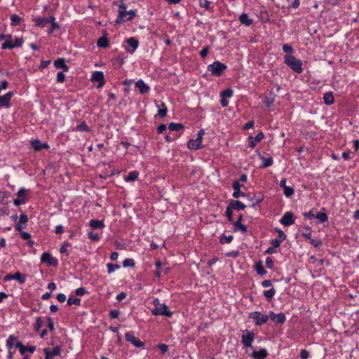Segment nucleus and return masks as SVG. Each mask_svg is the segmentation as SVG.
Listing matches in <instances>:
<instances>
[{"instance_id":"603ef678","label":"nucleus","mask_w":359,"mask_h":359,"mask_svg":"<svg viewBox=\"0 0 359 359\" xmlns=\"http://www.w3.org/2000/svg\"><path fill=\"white\" fill-rule=\"evenodd\" d=\"M233 95V90L228 88L221 93V97L224 98L231 97Z\"/></svg>"},{"instance_id":"c9c22d12","label":"nucleus","mask_w":359,"mask_h":359,"mask_svg":"<svg viewBox=\"0 0 359 359\" xmlns=\"http://www.w3.org/2000/svg\"><path fill=\"white\" fill-rule=\"evenodd\" d=\"M11 22V25L12 27H16L19 25L22 21V18L18 16L17 14H12L10 17Z\"/></svg>"},{"instance_id":"c756f323","label":"nucleus","mask_w":359,"mask_h":359,"mask_svg":"<svg viewBox=\"0 0 359 359\" xmlns=\"http://www.w3.org/2000/svg\"><path fill=\"white\" fill-rule=\"evenodd\" d=\"M89 225L91 228L95 229H101L104 228V224L102 220L92 219L90 221Z\"/></svg>"},{"instance_id":"3c124183","label":"nucleus","mask_w":359,"mask_h":359,"mask_svg":"<svg viewBox=\"0 0 359 359\" xmlns=\"http://www.w3.org/2000/svg\"><path fill=\"white\" fill-rule=\"evenodd\" d=\"M43 323L42 319L40 316H38L35 319V324H34V330L36 331H39L40 328L42 327Z\"/></svg>"},{"instance_id":"49530a36","label":"nucleus","mask_w":359,"mask_h":359,"mask_svg":"<svg viewBox=\"0 0 359 359\" xmlns=\"http://www.w3.org/2000/svg\"><path fill=\"white\" fill-rule=\"evenodd\" d=\"M128 15V11H125V12H123V13H118V15L116 20V24H120V23H122L123 22L126 21V20H124V18L126 17Z\"/></svg>"},{"instance_id":"c03bdc74","label":"nucleus","mask_w":359,"mask_h":359,"mask_svg":"<svg viewBox=\"0 0 359 359\" xmlns=\"http://www.w3.org/2000/svg\"><path fill=\"white\" fill-rule=\"evenodd\" d=\"M107 271L109 273H113L115 270L120 269V265L116 264L108 263L107 264Z\"/></svg>"},{"instance_id":"ea45409f","label":"nucleus","mask_w":359,"mask_h":359,"mask_svg":"<svg viewBox=\"0 0 359 359\" xmlns=\"http://www.w3.org/2000/svg\"><path fill=\"white\" fill-rule=\"evenodd\" d=\"M233 208H231L230 205L229 204L226 209L225 215L226 216L228 221L231 223L233 222Z\"/></svg>"},{"instance_id":"1a4fd4ad","label":"nucleus","mask_w":359,"mask_h":359,"mask_svg":"<svg viewBox=\"0 0 359 359\" xmlns=\"http://www.w3.org/2000/svg\"><path fill=\"white\" fill-rule=\"evenodd\" d=\"M41 262L46 264L48 266H57L58 265L57 259L53 257L48 252H45L41 255Z\"/></svg>"},{"instance_id":"412c9836","label":"nucleus","mask_w":359,"mask_h":359,"mask_svg":"<svg viewBox=\"0 0 359 359\" xmlns=\"http://www.w3.org/2000/svg\"><path fill=\"white\" fill-rule=\"evenodd\" d=\"M202 142L200 139L189 140L187 142V147L191 150H197L202 148Z\"/></svg>"},{"instance_id":"473e14b6","label":"nucleus","mask_w":359,"mask_h":359,"mask_svg":"<svg viewBox=\"0 0 359 359\" xmlns=\"http://www.w3.org/2000/svg\"><path fill=\"white\" fill-rule=\"evenodd\" d=\"M138 176H139V172L137 170H133V171L130 172L128 173V175L124 177V180L126 182H130V181L133 182V181L137 180Z\"/></svg>"},{"instance_id":"a18cd8bd","label":"nucleus","mask_w":359,"mask_h":359,"mask_svg":"<svg viewBox=\"0 0 359 359\" xmlns=\"http://www.w3.org/2000/svg\"><path fill=\"white\" fill-rule=\"evenodd\" d=\"M304 229L305 232L302 233V236L304 237L306 240L311 239V229L309 226H304Z\"/></svg>"},{"instance_id":"5701e85b","label":"nucleus","mask_w":359,"mask_h":359,"mask_svg":"<svg viewBox=\"0 0 359 359\" xmlns=\"http://www.w3.org/2000/svg\"><path fill=\"white\" fill-rule=\"evenodd\" d=\"M269 353L266 348H261L259 351H255L251 355L255 359H264L268 356Z\"/></svg>"},{"instance_id":"4468645a","label":"nucleus","mask_w":359,"mask_h":359,"mask_svg":"<svg viewBox=\"0 0 359 359\" xmlns=\"http://www.w3.org/2000/svg\"><path fill=\"white\" fill-rule=\"evenodd\" d=\"M46 359H53L55 356H59L61 354V348L60 346H55L53 350H50L49 348H45L43 349Z\"/></svg>"},{"instance_id":"864d4df0","label":"nucleus","mask_w":359,"mask_h":359,"mask_svg":"<svg viewBox=\"0 0 359 359\" xmlns=\"http://www.w3.org/2000/svg\"><path fill=\"white\" fill-rule=\"evenodd\" d=\"M13 45V43L12 42V41H6L1 46V48L3 50H6V49H13L14 48V46Z\"/></svg>"},{"instance_id":"dca6fc26","label":"nucleus","mask_w":359,"mask_h":359,"mask_svg":"<svg viewBox=\"0 0 359 359\" xmlns=\"http://www.w3.org/2000/svg\"><path fill=\"white\" fill-rule=\"evenodd\" d=\"M92 81H97L99 83L98 87H102L105 84L104 76L101 71H95L91 77Z\"/></svg>"},{"instance_id":"8fccbe9b","label":"nucleus","mask_w":359,"mask_h":359,"mask_svg":"<svg viewBox=\"0 0 359 359\" xmlns=\"http://www.w3.org/2000/svg\"><path fill=\"white\" fill-rule=\"evenodd\" d=\"M273 102H274L273 97H265L263 100V103L267 107H271L273 104Z\"/></svg>"},{"instance_id":"f704fd0d","label":"nucleus","mask_w":359,"mask_h":359,"mask_svg":"<svg viewBox=\"0 0 359 359\" xmlns=\"http://www.w3.org/2000/svg\"><path fill=\"white\" fill-rule=\"evenodd\" d=\"M255 269L259 275L263 276V275L266 274V273H267V271L264 269V268L263 266L262 261H259L258 262H257L255 264Z\"/></svg>"},{"instance_id":"69168bd1","label":"nucleus","mask_w":359,"mask_h":359,"mask_svg":"<svg viewBox=\"0 0 359 359\" xmlns=\"http://www.w3.org/2000/svg\"><path fill=\"white\" fill-rule=\"evenodd\" d=\"M275 231L278 233V239L280 240L281 241H284L285 239H286V234L280 229H278L276 228L275 229Z\"/></svg>"},{"instance_id":"7ed1b4c3","label":"nucleus","mask_w":359,"mask_h":359,"mask_svg":"<svg viewBox=\"0 0 359 359\" xmlns=\"http://www.w3.org/2000/svg\"><path fill=\"white\" fill-rule=\"evenodd\" d=\"M207 69L215 76H220L227 69V66L219 61H215L212 64L208 65Z\"/></svg>"},{"instance_id":"5fc2aeb1","label":"nucleus","mask_w":359,"mask_h":359,"mask_svg":"<svg viewBox=\"0 0 359 359\" xmlns=\"http://www.w3.org/2000/svg\"><path fill=\"white\" fill-rule=\"evenodd\" d=\"M199 4L201 7L205 8L208 11L211 9L210 2L208 0H200Z\"/></svg>"},{"instance_id":"e433bc0d","label":"nucleus","mask_w":359,"mask_h":359,"mask_svg":"<svg viewBox=\"0 0 359 359\" xmlns=\"http://www.w3.org/2000/svg\"><path fill=\"white\" fill-rule=\"evenodd\" d=\"M233 236L232 235L226 236L224 233H222L219 236V243L221 244H226L230 243L233 241Z\"/></svg>"},{"instance_id":"cd10ccee","label":"nucleus","mask_w":359,"mask_h":359,"mask_svg":"<svg viewBox=\"0 0 359 359\" xmlns=\"http://www.w3.org/2000/svg\"><path fill=\"white\" fill-rule=\"evenodd\" d=\"M323 102L326 105L332 104L334 102L333 93L330 91L325 93L323 95Z\"/></svg>"},{"instance_id":"4d7b16f0","label":"nucleus","mask_w":359,"mask_h":359,"mask_svg":"<svg viewBox=\"0 0 359 359\" xmlns=\"http://www.w3.org/2000/svg\"><path fill=\"white\" fill-rule=\"evenodd\" d=\"M46 320H47V327H48V329L50 332H53L55 329L54 322H53V318L51 317H47Z\"/></svg>"},{"instance_id":"f8f14e48","label":"nucleus","mask_w":359,"mask_h":359,"mask_svg":"<svg viewBox=\"0 0 359 359\" xmlns=\"http://www.w3.org/2000/svg\"><path fill=\"white\" fill-rule=\"evenodd\" d=\"M125 339L127 341L130 342L134 346L137 348L144 347V343L140 341L138 338L135 337V335L131 332H126L125 334Z\"/></svg>"},{"instance_id":"c85d7f7f","label":"nucleus","mask_w":359,"mask_h":359,"mask_svg":"<svg viewBox=\"0 0 359 359\" xmlns=\"http://www.w3.org/2000/svg\"><path fill=\"white\" fill-rule=\"evenodd\" d=\"M233 224V231L234 232H236V231H241L242 233H246L248 229H247V226H245V224H243L241 222H231Z\"/></svg>"},{"instance_id":"0e129e2a","label":"nucleus","mask_w":359,"mask_h":359,"mask_svg":"<svg viewBox=\"0 0 359 359\" xmlns=\"http://www.w3.org/2000/svg\"><path fill=\"white\" fill-rule=\"evenodd\" d=\"M65 75L62 72H60L57 74V83H63L65 81Z\"/></svg>"},{"instance_id":"6e6d98bb","label":"nucleus","mask_w":359,"mask_h":359,"mask_svg":"<svg viewBox=\"0 0 359 359\" xmlns=\"http://www.w3.org/2000/svg\"><path fill=\"white\" fill-rule=\"evenodd\" d=\"M88 236L90 239H91L93 241H98L100 239V236L97 233H94L93 231H89L88 233Z\"/></svg>"},{"instance_id":"a878e982","label":"nucleus","mask_w":359,"mask_h":359,"mask_svg":"<svg viewBox=\"0 0 359 359\" xmlns=\"http://www.w3.org/2000/svg\"><path fill=\"white\" fill-rule=\"evenodd\" d=\"M259 157L262 161V163L260 165V168H265L270 167L273 165V160L272 157L265 158L264 156H262L260 154H259Z\"/></svg>"},{"instance_id":"2eb2a0df","label":"nucleus","mask_w":359,"mask_h":359,"mask_svg":"<svg viewBox=\"0 0 359 359\" xmlns=\"http://www.w3.org/2000/svg\"><path fill=\"white\" fill-rule=\"evenodd\" d=\"M295 222L294 214L292 212H286L280 220V224L288 226L293 224Z\"/></svg>"},{"instance_id":"aec40b11","label":"nucleus","mask_w":359,"mask_h":359,"mask_svg":"<svg viewBox=\"0 0 359 359\" xmlns=\"http://www.w3.org/2000/svg\"><path fill=\"white\" fill-rule=\"evenodd\" d=\"M264 137V135L262 132L259 133L256 135L255 137L249 136L248 142H249V147L254 148L256 145L257 142H261Z\"/></svg>"},{"instance_id":"bb28decb","label":"nucleus","mask_w":359,"mask_h":359,"mask_svg":"<svg viewBox=\"0 0 359 359\" xmlns=\"http://www.w3.org/2000/svg\"><path fill=\"white\" fill-rule=\"evenodd\" d=\"M239 21L242 25L245 26H250L253 22L252 19L250 18L248 15L245 13H242L239 16Z\"/></svg>"},{"instance_id":"20e7f679","label":"nucleus","mask_w":359,"mask_h":359,"mask_svg":"<svg viewBox=\"0 0 359 359\" xmlns=\"http://www.w3.org/2000/svg\"><path fill=\"white\" fill-rule=\"evenodd\" d=\"M249 318L253 319L257 326H261L267 323L269 315L262 314L259 311H253L249 313Z\"/></svg>"},{"instance_id":"052dcab7","label":"nucleus","mask_w":359,"mask_h":359,"mask_svg":"<svg viewBox=\"0 0 359 359\" xmlns=\"http://www.w3.org/2000/svg\"><path fill=\"white\" fill-rule=\"evenodd\" d=\"M75 294L76 296H83L85 294H86L88 292L87 290H86L85 287H79L77 288L76 290H75Z\"/></svg>"},{"instance_id":"423d86ee","label":"nucleus","mask_w":359,"mask_h":359,"mask_svg":"<svg viewBox=\"0 0 359 359\" xmlns=\"http://www.w3.org/2000/svg\"><path fill=\"white\" fill-rule=\"evenodd\" d=\"M28 191L24 187L20 188L17 193V198L14 199L13 204L15 206H19L22 204H25L27 201V195L26 193Z\"/></svg>"},{"instance_id":"de8ad7c7","label":"nucleus","mask_w":359,"mask_h":359,"mask_svg":"<svg viewBox=\"0 0 359 359\" xmlns=\"http://www.w3.org/2000/svg\"><path fill=\"white\" fill-rule=\"evenodd\" d=\"M50 24H51V26L48 30V34H52L55 29H58L60 28V25L57 22H55V20L51 21Z\"/></svg>"},{"instance_id":"72a5a7b5","label":"nucleus","mask_w":359,"mask_h":359,"mask_svg":"<svg viewBox=\"0 0 359 359\" xmlns=\"http://www.w3.org/2000/svg\"><path fill=\"white\" fill-rule=\"evenodd\" d=\"M184 126L180 123H170L168 125V130L170 131H179L184 129Z\"/></svg>"},{"instance_id":"6e6552de","label":"nucleus","mask_w":359,"mask_h":359,"mask_svg":"<svg viewBox=\"0 0 359 359\" xmlns=\"http://www.w3.org/2000/svg\"><path fill=\"white\" fill-rule=\"evenodd\" d=\"M55 18L53 15H50L49 17H36L33 19V21L35 23L36 27H39L43 28L46 27L50 23L51 21H55Z\"/></svg>"},{"instance_id":"393cba45","label":"nucleus","mask_w":359,"mask_h":359,"mask_svg":"<svg viewBox=\"0 0 359 359\" xmlns=\"http://www.w3.org/2000/svg\"><path fill=\"white\" fill-rule=\"evenodd\" d=\"M229 204L233 210H236L237 211L244 210L246 207L244 203L238 200H231Z\"/></svg>"},{"instance_id":"9d476101","label":"nucleus","mask_w":359,"mask_h":359,"mask_svg":"<svg viewBox=\"0 0 359 359\" xmlns=\"http://www.w3.org/2000/svg\"><path fill=\"white\" fill-rule=\"evenodd\" d=\"M269 318H270L275 324L283 325L286 321V316L284 313L276 314L273 311L269 312Z\"/></svg>"},{"instance_id":"b1692460","label":"nucleus","mask_w":359,"mask_h":359,"mask_svg":"<svg viewBox=\"0 0 359 359\" xmlns=\"http://www.w3.org/2000/svg\"><path fill=\"white\" fill-rule=\"evenodd\" d=\"M54 66L57 69H62L64 72H67L69 70V67L65 64V59L64 58H57L54 61Z\"/></svg>"},{"instance_id":"ddd939ff","label":"nucleus","mask_w":359,"mask_h":359,"mask_svg":"<svg viewBox=\"0 0 359 359\" xmlns=\"http://www.w3.org/2000/svg\"><path fill=\"white\" fill-rule=\"evenodd\" d=\"M16 280L19 282V283L20 284H22L25 282L26 280V275L25 274H22V273L19 272V271H17L14 274H7L4 278V281H8V280Z\"/></svg>"},{"instance_id":"a19ab883","label":"nucleus","mask_w":359,"mask_h":359,"mask_svg":"<svg viewBox=\"0 0 359 359\" xmlns=\"http://www.w3.org/2000/svg\"><path fill=\"white\" fill-rule=\"evenodd\" d=\"M316 218L319 219V221L322 223H324L328 220V217L327 214L324 212H319L316 215Z\"/></svg>"},{"instance_id":"bf43d9fd","label":"nucleus","mask_w":359,"mask_h":359,"mask_svg":"<svg viewBox=\"0 0 359 359\" xmlns=\"http://www.w3.org/2000/svg\"><path fill=\"white\" fill-rule=\"evenodd\" d=\"M283 52L287 53V55H292L293 52L292 47L289 44H284L282 48Z\"/></svg>"},{"instance_id":"13d9d810","label":"nucleus","mask_w":359,"mask_h":359,"mask_svg":"<svg viewBox=\"0 0 359 359\" xmlns=\"http://www.w3.org/2000/svg\"><path fill=\"white\" fill-rule=\"evenodd\" d=\"M294 189L290 187H287L284 189V194L287 198L292 196L294 194Z\"/></svg>"},{"instance_id":"4c0bfd02","label":"nucleus","mask_w":359,"mask_h":359,"mask_svg":"<svg viewBox=\"0 0 359 359\" xmlns=\"http://www.w3.org/2000/svg\"><path fill=\"white\" fill-rule=\"evenodd\" d=\"M17 339H18V337L13 334H11L8 337V338L6 340V346H7L8 350H11L13 348V347L14 346L13 341H16Z\"/></svg>"},{"instance_id":"f3484780","label":"nucleus","mask_w":359,"mask_h":359,"mask_svg":"<svg viewBox=\"0 0 359 359\" xmlns=\"http://www.w3.org/2000/svg\"><path fill=\"white\" fill-rule=\"evenodd\" d=\"M16 348H19L20 353L21 355H25L26 351H29V353H34L36 350L35 346H25L21 341H18L15 344Z\"/></svg>"},{"instance_id":"2f4dec72","label":"nucleus","mask_w":359,"mask_h":359,"mask_svg":"<svg viewBox=\"0 0 359 359\" xmlns=\"http://www.w3.org/2000/svg\"><path fill=\"white\" fill-rule=\"evenodd\" d=\"M97 46L100 48H107L109 46V40L106 36H102L97 39Z\"/></svg>"},{"instance_id":"680f3d73","label":"nucleus","mask_w":359,"mask_h":359,"mask_svg":"<svg viewBox=\"0 0 359 359\" xmlns=\"http://www.w3.org/2000/svg\"><path fill=\"white\" fill-rule=\"evenodd\" d=\"M120 314V311L118 309H112L109 311V317L111 318V319H115V318H117L118 317Z\"/></svg>"},{"instance_id":"774afa93","label":"nucleus","mask_w":359,"mask_h":359,"mask_svg":"<svg viewBox=\"0 0 359 359\" xmlns=\"http://www.w3.org/2000/svg\"><path fill=\"white\" fill-rule=\"evenodd\" d=\"M310 356L309 352L306 349H302L300 351V357L302 359H308Z\"/></svg>"},{"instance_id":"f03ea898","label":"nucleus","mask_w":359,"mask_h":359,"mask_svg":"<svg viewBox=\"0 0 359 359\" xmlns=\"http://www.w3.org/2000/svg\"><path fill=\"white\" fill-rule=\"evenodd\" d=\"M284 62L296 73L300 74L303 72L302 60L297 59L292 55H285Z\"/></svg>"},{"instance_id":"37998d69","label":"nucleus","mask_w":359,"mask_h":359,"mask_svg":"<svg viewBox=\"0 0 359 359\" xmlns=\"http://www.w3.org/2000/svg\"><path fill=\"white\" fill-rule=\"evenodd\" d=\"M81 299L80 298H72L69 297L67 299V305H76V306H80L81 304Z\"/></svg>"},{"instance_id":"338daca9","label":"nucleus","mask_w":359,"mask_h":359,"mask_svg":"<svg viewBox=\"0 0 359 359\" xmlns=\"http://www.w3.org/2000/svg\"><path fill=\"white\" fill-rule=\"evenodd\" d=\"M309 241L314 248H318L322 244V241L320 240H316L311 238V239H309Z\"/></svg>"},{"instance_id":"79ce46f5","label":"nucleus","mask_w":359,"mask_h":359,"mask_svg":"<svg viewBox=\"0 0 359 359\" xmlns=\"http://www.w3.org/2000/svg\"><path fill=\"white\" fill-rule=\"evenodd\" d=\"M76 130L81 131V132H89L90 130L89 127L87 126L85 121H82L79 125H78L76 128Z\"/></svg>"},{"instance_id":"0eeeda50","label":"nucleus","mask_w":359,"mask_h":359,"mask_svg":"<svg viewBox=\"0 0 359 359\" xmlns=\"http://www.w3.org/2000/svg\"><path fill=\"white\" fill-rule=\"evenodd\" d=\"M245 198L248 199V201L252 202L251 206L253 208L259 205L264 200V196L260 192L258 194L247 193Z\"/></svg>"},{"instance_id":"09e8293b","label":"nucleus","mask_w":359,"mask_h":359,"mask_svg":"<svg viewBox=\"0 0 359 359\" xmlns=\"http://www.w3.org/2000/svg\"><path fill=\"white\" fill-rule=\"evenodd\" d=\"M134 266H135V262H134L133 259L127 258V259H124L123 262V267H128V266L132 267Z\"/></svg>"},{"instance_id":"e2e57ef3","label":"nucleus","mask_w":359,"mask_h":359,"mask_svg":"<svg viewBox=\"0 0 359 359\" xmlns=\"http://www.w3.org/2000/svg\"><path fill=\"white\" fill-rule=\"evenodd\" d=\"M246 193L241 191V190H234L232 196L234 198H238L240 196L246 197Z\"/></svg>"},{"instance_id":"9b49d317","label":"nucleus","mask_w":359,"mask_h":359,"mask_svg":"<svg viewBox=\"0 0 359 359\" xmlns=\"http://www.w3.org/2000/svg\"><path fill=\"white\" fill-rule=\"evenodd\" d=\"M13 95L14 93L9 91L3 96H0V107L10 108L11 107V100Z\"/></svg>"},{"instance_id":"58836bf2","label":"nucleus","mask_w":359,"mask_h":359,"mask_svg":"<svg viewBox=\"0 0 359 359\" xmlns=\"http://www.w3.org/2000/svg\"><path fill=\"white\" fill-rule=\"evenodd\" d=\"M276 290L274 287H271L269 290L264 291V295L268 301H271L273 297L275 295Z\"/></svg>"},{"instance_id":"7c9ffc66","label":"nucleus","mask_w":359,"mask_h":359,"mask_svg":"<svg viewBox=\"0 0 359 359\" xmlns=\"http://www.w3.org/2000/svg\"><path fill=\"white\" fill-rule=\"evenodd\" d=\"M158 110L157 116L163 118L167 115L168 109L164 102H161L160 105H158Z\"/></svg>"},{"instance_id":"6ab92c4d","label":"nucleus","mask_w":359,"mask_h":359,"mask_svg":"<svg viewBox=\"0 0 359 359\" xmlns=\"http://www.w3.org/2000/svg\"><path fill=\"white\" fill-rule=\"evenodd\" d=\"M126 43L131 48V49H127V52L133 53L139 46V41L134 37L128 38L126 40Z\"/></svg>"},{"instance_id":"4be33fe9","label":"nucleus","mask_w":359,"mask_h":359,"mask_svg":"<svg viewBox=\"0 0 359 359\" xmlns=\"http://www.w3.org/2000/svg\"><path fill=\"white\" fill-rule=\"evenodd\" d=\"M135 87L139 89L141 94L144 95L149 90V86L147 85L144 81L142 79H139L135 83Z\"/></svg>"},{"instance_id":"39448f33","label":"nucleus","mask_w":359,"mask_h":359,"mask_svg":"<svg viewBox=\"0 0 359 359\" xmlns=\"http://www.w3.org/2000/svg\"><path fill=\"white\" fill-rule=\"evenodd\" d=\"M255 339V333L252 331L245 330L241 337V342L244 346L250 347Z\"/></svg>"},{"instance_id":"a211bd4d","label":"nucleus","mask_w":359,"mask_h":359,"mask_svg":"<svg viewBox=\"0 0 359 359\" xmlns=\"http://www.w3.org/2000/svg\"><path fill=\"white\" fill-rule=\"evenodd\" d=\"M31 144H32V149L35 151H41V150H42L43 149H48L50 147L49 145L48 144V143H46V142L42 143L38 139L32 140Z\"/></svg>"},{"instance_id":"f257e3e1","label":"nucleus","mask_w":359,"mask_h":359,"mask_svg":"<svg viewBox=\"0 0 359 359\" xmlns=\"http://www.w3.org/2000/svg\"><path fill=\"white\" fill-rule=\"evenodd\" d=\"M154 309L151 310V313L154 316H164L170 318L173 313L168 310V306L164 303H161L158 298L153 300Z\"/></svg>"}]
</instances>
